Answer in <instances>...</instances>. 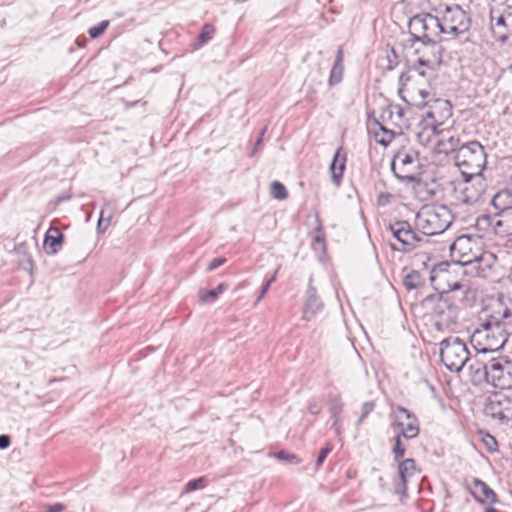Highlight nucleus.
Wrapping results in <instances>:
<instances>
[{"label":"nucleus","mask_w":512,"mask_h":512,"mask_svg":"<svg viewBox=\"0 0 512 512\" xmlns=\"http://www.w3.org/2000/svg\"><path fill=\"white\" fill-rule=\"evenodd\" d=\"M394 441H395L394 447H393L394 460L399 461L405 454V447L402 445L401 435L395 436Z\"/></svg>","instance_id":"58836bf2"},{"label":"nucleus","mask_w":512,"mask_h":512,"mask_svg":"<svg viewBox=\"0 0 512 512\" xmlns=\"http://www.w3.org/2000/svg\"><path fill=\"white\" fill-rule=\"evenodd\" d=\"M11 444V439L9 435L2 434L0 435V449H7Z\"/></svg>","instance_id":"09e8293b"},{"label":"nucleus","mask_w":512,"mask_h":512,"mask_svg":"<svg viewBox=\"0 0 512 512\" xmlns=\"http://www.w3.org/2000/svg\"><path fill=\"white\" fill-rule=\"evenodd\" d=\"M440 358L448 370L457 373L470 361L468 348L459 337H448L441 341Z\"/></svg>","instance_id":"39448f33"},{"label":"nucleus","mask_w":512,"mask_h":512,"mask_svg":"<svg viewBox=\"0 0 512 512\" xmlns=\"http://www.w3.org/2000/svg\"><path fill=\"white\" fill-rule=\"evenodd\" d=\"M447 266H449L448 262H442L431 271L430 281L439 293L428 295L423 300V305L431 310L435 326L439 331L452 328L458 321L459 308L450 299L448 293L462 291L461 299L466 298L470 293L467 283L460 281L449 283L450 271L445 269Z\"/></svg>","instance_id":"f257e3e1"},{"label":"nucleus","mask_w":512,"mask_h":512,"mask_svg":"<svg viewBox=\"0 0 512 512\" xmlns=\"http://www.w3.org/2000/svg\"><path fill=\"white\" fill-rule=\"evenodd\" d=\"M334 64L343 65V51L341 48L338 49Z\"/></svg>","instance_id":"864d4df0"},{"label":"nucleus","mask_w":512,"mask_h":512,"mask_svg":"<svg viewBox=\"0 0 512 512\" xmlns=\"http://www.w3.org/2000/svg\"><path fill=\"white\" fill-rule=\"evenodd\" d=\"M484 378L495 387L512 388V361L504 357L489 360L484 367Z\"/></svg>","instance_id":"6e6552de"},{"label":"nucleus","mask_w":512,"mask_h":512,"mask_svg":"<svg viewBox=\"0 0 512 512\" xmlns=\"http://www.w3.org/2000/svg\"><path fill=\"white\" fill-rule=\"evenodd\" d=\"M271 285H269V283H264L262 288H261V291H260V294L257 298V303L264 297V295L268 292L269 288H270Z\"/></svg>","instance_id":"3c124183"},{"label":"nucleus","mask_w":512,"mask_h":512,"mask_svg":"<svg viewBox=\"0 0 512 512\" xmlns=\"http://www.w3.org/2000/svg\"><path fill=\"white\" fill-rule=\"evenodd\" d=\"M404 80H409V77H406V74L402 73L401 76H400V81L402 82Z\"/></svg>","instance_id":"680f3d73"},{"label":"nucleus","mask_w":512,"mask_h":512,"mask_svg":"<svg viewBox=\"0 0 512 512\" xmlns=\"http://www.w3.org/2000/svg\"><path fill=\"white\" fill-rule=\"evenodd\" d=\"M469 487L472 496L481 503L486 501L496 503L498 501L496 493L484 481L478 478H473Z\"/></svg>","instance_id":"a211bd4d"},{"label":"nucleus","mask_w":512,"mask_h":512,"mask_svg":"<svg viewBox=\"0 0 512 512\" xmlns=\"http://www.w3.org/2000/svg\"><path fill=\"white\" fill-rule=\"evenodd\" d=\"M460 139L454 136H447L443 130L440 131V134L437 139V149L440 153L450 154L455 153V155L458 152V149H460L461 145Z\"/></svg>","instance_id":"b1692460"},{"label":"nucleus","mask_w":512,"mask_h":512,"mask_svg":"<svg viewBox=\"0 0 512 512\" xmlns=\"http://www.w3.org/2000/svg\"><path fill=\"white\" fill-rule=\"evenodd\" d=\"M428 194H429L430 196H434V195L436 194V192H435V190H434V189H429V190H428Z\"/></svg>","instance_id":"e2e57ef3"},{"label":"nucleus","mask_w":512,"mask_h":512,"mask_svg":"<svg viewBox=\"0 0 512 512\" xmlns=\"http://www.w3.org/2000/svg\"><path fill=\"white\" fill-rule=\"evenodd\" d=\"M375 126L379 129L378 131H374L377 143L385 147L388 146L394 139L395 133L392 130L387 129L379 121H375Z\"/></svg>","instance_id":"c85d7f7f"},{"label":"nucleus","mask_w":512,"mask_h":512,"mask_svg":"<svg viewBox=\"0 0 512 512\" xmlns=\"http://www.w3.org/2000/svg\"><path fill=\"white\" fill-rule=\"evenodd\" d=\"M439 127L430 125L426 120L423 119L422 123L418 127L416 132V139L422 146H429L430 144L436 143L440 134Z\"/></svg>","instance_id":"4be33fe9"},{"label":"nucleus","mask_w":512,"mask_h":512,"mask_svg":"<svg viewBox=\"0 0 512 512\" xmlns=\"http://www.w3.org/2000/svg\"><path fill=\"white\" fill-rule=\"evenodd\" d=\"M482 441L488 451L494 452L497 450L498 444L496 439L492 435L486 433L485 436L482 438Z\"/></svg>","instance_id":"37998d69"},{"label":"nucleus","mask_w":512,"mask_h":512,"mask_svg":"<svg viewBox=\"0 0 512 512\" xmlns=\"http://www.w3.org/2000/svg\"><path fill=\"white\" fill-rule=\"evenodd\" d=\"M411 70L416 72L419 76L430 79L435 71L429 70L426 65H420L417 60L411 66Z\"/></svg>","instance_id":"4c0bfd02"},{"label":"nucleus","mask_w":512,"mask_h":512,"mask_svg":"<svg viewBox=\"0 0 512 512\" xmlns=\"http://www.w3.org/2000/svg\"><path fill=\"white\" fill-rule=\"evenodd\" d=\"M343 71L344 67L343 65L334 64L331 71L330 76L328 80V84L330 87L340 83L343 78Z\"/></svg>","instance_id":"f704fd0d"},{"label":"nucleus","mask_w":512,"mask_h":512,"mask_svg":"<svg viewBox=\"0 0 512 512\" xmlns=\"http://www.w3.org/2000/svg\"><path fill=\"white\" fill-rule=\"evenodd\" d=\"M375 408L374 401H366L362 404L361 407V415L358 420L359 423H361Z\"/></svg>","instance_id":"79ce46f5"},{"label":"nucleus","mask_w":512,"mask_h":512,"mask_svg":"<svg viewBox=\"0 0 512 512\" xmlns=\"http://www.w3.org/2000/svg\"><path fill=\"white\" fill-rule=\"evenodd\" d=\"M425 284V279L419 271L411 270L403 277V285L409 291L418 289Z\"/></svg>","instance_id":"cd10ccee"},{"label":"nucleus","mask_w":512,"mask_h":512,"mask_svg":"<svg viewBox=\"0 0 512 512\" xmlns=\"http://www.w3.org/2000/svg\"><path fill=\"white\" fill-rule=\"evenodd\" d=\"M465 183L460 191L458 200L464 204H475L486 191V182L482 174L471 177H464Z\"/></svg>","instance_id":"2eb2a0df"},{"label":"nucleus","mask_w":512,"mask_h":512,"mask_svg":"<svg viewBox=\"0 0 512 512\" xmlns=\"http://www.w3.org/2000/svg\"><path fill=\"white\" fill-rule=\"evenodd\" d=\"M422 104L428 108L424 120L430 125L440 127L452 116V106L448 100L437 98Z\"/></svg>","instance_id":"4468645a"},{"label":"nucleus","mask_w":512,"mask_h":512,"mask_svg":"<svg viewBox=\"0 0 512 512\" xmlns=\"http://www.w3.org/2000/svg\"><path fill=\"white\" fill-rule=\"evenodd\" d=\"M417 156L413 153L399 151L391 162V170L396 178L411 183L416 180Z\"/></svg>","instance_id":"f8f14e48"},{"label":"nucleus","mask_w":512,"mask_h":512,"mask_svg":"<svg viewBox=\"0 0 512 512\" xmlns=\"http://www.w3.org/2000/svg\"><path fill=\"white\" fill-rule=\"evenodd\" d=\"M64 510V506L62 504H54V505H50L48 506L47 508V512H61Z\"/></svg>","instance_id":"8fccbe9b"},{"label":"nucleus","mask_w":512,"mask_h":512,"mask_svg":"<svg viewBox=\"0 0 512 512\" xmlns=\"http://www.w3.org/2000/svg\"><path fill=\"white\" fill-rule=\"evenodd\" d=\"M440 22L442 33L454 36L467 32L470 27V18L458 5L447 7Z\"/></svg>","instance_id":"1a4fd4ad"},{"label":"nucleus","mask_w":512,"mask_h":512,"mask_svg":"<svg viewBox=\"0 0 512 512\" xmlns=\"http://www.w3.org/2000/svg\"><path fill=\"white\" fill-rule=\"evenodd\" d=\"M417 62L426 65L429 70L435 71L442 63L443 48L439 41H414Z\"/></svg>","instance_id":"9b49d317"},{"label":"nucleus","mask_w":512,"mask_h":512,"mask_svg":"<svg viewBox=\"0 0 512 512\" xmlns=\"http://www.w3.org/2000/svg\"><path fill=\"white\" fill-rule=\"evenodd\" d=\"M453 221L450 209L445 205L423 206L416 214L415 226L425 236L445 232Z\"/></svg>","instance_id":"7ed1b4c3"},{"label":"nucleus","mask_w":512,"mask_h":512,"mask_svg":"<svg viewBox=\"0 0 512 512\" xmlns=\"http://www.w3.org/2000/svg\"><path fill=\"white\" fill-rule=\"evenodd\" d=\"M214 32H215L214 26L210 23H206L202 27V29L196 39V42L193 44V49L197 50L201 46L205 45L208 41H210L213 37Z\"/></svg>","instance_id":"7c9ffc66"},{"label":"nucleus","mask_w":512,"mask_h":512,"mask_svg":"<svg viewBox=\"0 0 512 512\" xmlns=\"http://www.w3.org/2000/svg\"><path fill=\"white\" fill-rule=\"evenodd\" d=\"M484 415L494 421L508 423L512 420L511 398L503 393L492 394L485 403Z\"/></svg>","instance_id":"9d476101"},{"label":"nucleus","mask_w":512,"mask_h":512,"mask_svg":"<svg viewBox=\"0 0 512 512\" xmlns=\"http://www.w3.org/2000/svg\"><path fill=\"white\" fill-rule=\"evenodd\" d=\"M454 159L463 177L482 174L487 164L485 148L475 140L463 143Z\"/></svg>","instance_id":"20e7f679"},{"label":"nucleus","mask_w":512,"mask_h":512,"mask_svg":"<svg viewBox=\"0 0 512 512\" xmlns=\"http://www.w3.org/2000/svg\"><path fill=\"white\" fill-rule=\"evenodd\" d=\"M491 204L499 212H505V210L512 208V195L508 193V188L497 192L492 198Z\"/></svg>","instance_id":"a878e982"},{"label":"nucleus","mask_w":512,"mask_h":512,"mask_svg":"<svg viewBox=\"0 0 512 512\" xmlns=\"http://www.w3.org/2000/svg\"><path fill=\"white\" fill-rule=\"evenodd\" d=\"M404 80H409V77H406V74L402 73L401 76H400V81L402 82Z\"/></svg>","instance_id":"052dcab7"},{"label":"nucleus","mask_w":512,"mask_h":512,"mask_svg":"<svg viewBox=\"0 0 512 512\" xmlns=\"http://www.w3.org/2000/svg\"><path fill=\"white\" fill-rule=\"evenodd\" d=\"M278 270L279 269L275 271V273L266 281V283H269V285H271L273 282L276 281Z\"/></svg>","instance_id":"13d9d810"},{"label":"nucleus","mask_w":512,"mask_h":512,"mask_svg":"<svg viewBox=\"0 0 512 512\" xmlns=\"http://www.w3.org/2000/svg\"><path fill=\"white\" fill-rule=\"evenodd\" d=\"M321 410V407L316 403V402H311L309 404V411L312 413V414H318Z\"/></svg>","instance_id":"603ef678"},{"label":"nucleus","mask_w":512,"mask_h":512,"mask_svg":"<svg viewBox=\"0 0 512 512\" xmlns=\"http://www.w3.org/2000/svg\"><path fill=\"white\" fill-rule=\"evenodd\" d=\"M490 29L493 36L506 42L512 37V4L498 3L489 11Z\"/></svg>","instance_id":"0eeeda50"},{"label":"nucleus","mask_w":512,"mask_h":512,"mask_svg":"<svg viewBox=\"0 0 512 512\" xmlns=\"http://www.w3.org/2000/svg\"><path fill=\"white\" fill-rule=\"evenodd\" d=\"M508 242L510 243V247L512 249V237L508 240Z\"/></svg>","instance_id":"338daca9"},{"label":"nucleus","mask_w":512,"mask_h":512,"mask_svg":"<svg viewBox=\"0 0 512 512\" xmlns=\"http://www.w3.org/2000/svg\"><path fill=\"white\" fill-rule=\"evenodd\" d=\"M499 220L495 223V228L500 229L499 233H504L512 238V207L505 212H498Z\"/></svg>","instance_id":"bb28decb"},{"label":"nucleus","mask_w":512,"mask_h":512,"mask_svg":"<svg viewBox=\"0 0 512 512\" xmlns=\"http://www.w3.org/2000/svg\"><path fill=\"white\" fill-rule=\"evenodd\" d=\"M323 308V302L318 296L316 288L312 286V278L309 279V285L306 291V300L303 309V318L310 320Z\"/></svg>","instance_id":"f3484780"},{"label":"nucleus","mask_w":512,"mask_h":512,"mask_svg":"<svg viewBox=\"0 0 512 512\" xmlns=\"http://www.w3.org/2000/svg\"><path fill=\"white\" fill-rule=\"evenodd\" d=\"M266 129H263L262 132H261V135L260 137L257 139L256 143H255V146H254V149L253 151L251 152V156H253L257 150V148L261 145L262 143V136L263 134L265 133Z\"/></svg>","instance_id":"5fc2aeb1"},{"label":"nucleus","mask_w":512,"mask_h":512,"mask_svg":"<svg viewBox=\"0 0 512 512\" xmlns=\"http://www.w3.org/2000/svg\"><path fill=\"white\" fill-rule=\"evenodd\" d=\"M270 193L277 200H285L288 197L286 187L279 181L272 182Z\"/></svg>","instance_id":"72a5a7b5"},{"label":"nucleus","mask_w":512,"mask_h":512,"mask_svg":"<svg viewBox=\"0 0 512 512\" xmlns=\"http://www.w3.org/2000/svg\"><path fill=\"white\" fill-rule=\"evenodd\" d=\"M388 229L389 231L392 233V235L397 239V232L396 230L394 229V223H390L388 225Z\"/></svg>","instance_id":"bf43d9fd"},{"label":"nucleus","mask_w":512,"mask_h":512,"mask_svg":"<svg viewBox=\"0 0 512 512\" xmlns=\"http://www.w3.org/2000/svg\"><path fill=\"white\" fill-rule=\"evenodd\" d=\"M486 512H497V510L493 507H489L486 509Z\"/></svg>","instance_id":"0e129e2a"},{"label":"nucleus","mask_w":512,"mask_h":512,"mask_svg":"<svg viewBox=\"0 0 512 512\" xmlns=\"http://www.w3.org/2000/svg\"><path fill=\"white\" fill-rule=\"evenodd\" d=\"M316 227L314 229V236L312 242V248L315 252L326 254V241L325 232L321 218L318 213L315 214Z\"/></svg>","instance_id":"393cba45"},{"label":"nucleus","mask_w":512,"mask_h":512,"mask_svg":"<svg viewBox=\"0 0 512 512\" xmlns=\"http://www.w3.org/2000/svg\"><path fill=\"white\" fill-rule=\"evenodd\" d=\"M331 451H332V445L330 443H328L323 449L320 450L319 455L316 460V469H318L322 465V463L324 462V460L326 459V457L328 456V454Z\"/></svg>","instance_id":"c03bdc74"},{"label":"nucleus","mask_w":512,"mask_h":512,"mask_svg":"<svg viewBox=\"0 0 512 512\" xmlns=\"http://www.w3.org/2000/svg\"><path fill=\"white\" fill-rule=\"evenodd\" d=\"M108 26H109V21L103 20L98 25L91 27L88 30V33L91 38L96 39V38L100 37L105 32V30L108 28Z\"/></svg>","instance_id":"e433bc0d"},{"label":"nucleus","mask_w":512,"mask_h":512,"mask_svg":"<svg viewBox=\"0 0 512 512\" xmlns=\"http://www.w3.org/2000/svg\"><path fill=\"white\" fill-rule=\"evenodd\" d=\"M332 427L335 429V431H336V433H337V434H339V433H340V428H341V417H339L337 420H336V419H333Z\"/></svg>","instance_id":"4d7b16f0"},{"label":"nucleus","mask_w":512,"mask_h":512,"mask_svg":"<svg viewBox=\"0 0 512 512\" xmlns=\"http://www.w3.org/2000/svg\"><path fill=\"white\" fill-rule=\"evenodd\" d=\"M226 289L227 285L225 283H220L216 288L211 290L201 289L199 291V300L203 303H213Z\"/></svg>","instance_id":"c756f323"},{"label":"nucleus","mask_w":512,"mask_h":512,"mask_svg":"<svg viewBox=\"0 0 512 512\" xmlns=\"http://www.w3.org/2000/svg\"><path fill=\"white\" fill-rule=\"evenodd\" d=\"M419 95L422 97L423 101L421 103H418V106L423 105V102H426L425 99L430 96V92L425 89L419 90Z\"/></svg>","instance_id":"6e6d98bb"},{"label":"nucleus","mask_w":512,"mask_h":512,"mask_svg":"<svg viewBox=\"0 0 512 512\" xmlns=\"http://www.w3.org/2000/svg\"><path fill=\"white\" fill-rule=\"evenodd\" d=\"M64 235L59 228L51 227L48 229L44 239V247L48 254H56L62 247Z\"/></svg>","instance_id":"5701e85b"},{"label":"nucleus","mask_w":512,"mask_h":512,"mask_svg":"<svg viewBox=\"0 0 512 512\" xmlns=\"http://www.w3.org/2000/svg\"><path fill=\"white\" fill-rule=\"evenodd\" d=\"M225 262H226V258H224V257L215 258L209 263L208 270L209 271L215 270L218 267H220L221 265H223Z\"/></svg>","instance_id":"de8ad7c7"},{"label":"nucleus","mask_w":512,"mask_h":512,"mask_svg":"<svg viewBox=\"0 0 512 512\" xmlns=\"http://www.w3.org/2000/svg\"><path fill=\"white\" fill-rule=\"evenodd\" d=\"M329 410L331 413L332 419H338L341 417L343 404L340 395H330L329 396Z\"/></svg>","instance_id":"473e14b6"},{"label":"nucleus","mask_w":512,"mask_h":512,"mask_svg":"<svg viewBox=\"0 0 512 512\" xmlns=\"http://www.w3.org/2000/svg\"><path fill=\"white\" fill-rule=\"evenodd\" d=\"M473 245H476V241L468 235H461L450 245V253L453 259V264L445 267L447 271L450 267H455L458 264L465 266L471 262V258L476 254L473 253Z\"/></svg>","instance_id":"ddd939ff"},{"label":"nucleus","mask_w":512,"mask_h":512,"mask_svg":"<svg viewBox=\"0 0 512 512\" xmlns=\"http://www.w3.org/2000/svg\"><path fill=\"white\" fill-rule=\"evenodd\" d=\"M512 335V311L505 308L501 315H491L481 323L470 337V343L478 353L499 351Z\"/></svg>","instance_id":"f03ea898"},{"label":"nucleus","mask_w":512,"mask_h":512,"mask_svg":"<svg viewBox=\"0 0 512 512\" xmlns=\"http://www.w3.org/2000/svg\"><path fill=\"white\" fill-rule=\"evenodd\" d=\"M386 59L388 61L387 69L388 70H393L397 66V64H398V62H397V55H396L394 49L390 50V52L386 56Z\"/></svg>","instance_id":"49530a36"},{"label":"nucleus","mask_w":512,"mask_h":512,"mask_svg":"<svg viewBox=\"0 0 512 512\" xmlns=\"http://www.w3.org/2000/svg\"><path fill=\"white\" fill-rule=\"evenodd\" d=\"M347 153L343 147H339L334 154L333 160L330 164V173L332 182L339 186L346 169Z\"/></svg>","instance_id":"6ab92c4d"},{"label":"nucleus","mask_w":512,"mask_h":512,"mask_svg":"<svg viewBox=\"0 0 512 512\" xmlns=\"http://www.w3.org/2000/svg\"><path fill=\"white\" fill-rule=\"evenodd\" d=\"M416 471V463L412 458H407L401 461L398 465L399 476L403 479H406L409 476H412Z\"/></svg>","instance_id":"2f4dec72"},{"label":"nucleus","mask_w":512,"mask_h":512,"mask_svg":"<svg viewBox=\"0 0 512 512\" xmlns=\"http://www.w3.org/2000/svg\"><path fill=\"white\" fill-rule=\"evenodd\" d=\"M407 490V480L403 479L399 476V479H397L394 482V491L396 494L399 495H405Z\"/></svg>","instance_id":"a18cd8bd"},{"label":"nucleus","mask_w":512,"mask_h":512,"mask_svg":"<svg viewBox=\"0 0 512 512\" xmlns=\"http://www.w3.org/2000/svg\"><path fill=\"white\" fill-rule=\"evenodd\" d=\"M494 257L492 254H481L480 256H473L471 262L465 266L469 267V273H475L476 276L486 278L491 270L490 260Z\"/></svg>","instance_id":"412c9836"},{"label":"nucleus","mask_w":512,"mask_h":512,"mask_svg":"<svg viewBox=\"0 0 512 512\" xmlns=\"http://www.w3.org/2000/svg\"><path fill=\"white\" fill-rule=\"evenodd\" d=\"M487 362H483L480 360H475L473 363H470L468 365L469 369L473 372H475L476 375H478V379L484 378V367L486 366Z\"/></svg>","instance_id":"ea45409f"},{"label":"nucleus","mask_w":512,"mask_h":512,"mask_svg":"<svg viewBox=\"0 0 512 512\" xmlns=\"http://www.w3.org/2000/svg\"><path fill=\"white\" fill-rule=\"evenodd\" d=\"M101 223H102V218H100L99 221H98V227L101 226Z\"/></svg>","instance_id":"69168bd1"},{"label":"nucleus","mask_w":512,"mask_h":512,"mask_svg":"<svg viewBox=\"0 0 512 512\" xmlns=\"http://www.w3.org/2000/svg\"><path fill=\"white\" fill-rule=\"evenodd\" d=\"M409 31L414 41H439L442 33L440 19L430 13H419L409 21Z\"/></svg>","instance_id":"423d86ee"},{"label":"nucleus","mask_w":512,"mask_h":512,"mask_svg":"<svg viewBox=\"0 0 512 512\" xmlns=\"http://www.w3.org/2000/svg\"><path fill=\"white\" fill-rule=\"evenodd\" d=\"M205 483H206L205 477H199V478L193 479L186 484L185 490L187 492L194 491L196 489L204 487Z\"/></svg>","instance_id":"a19ab883"},{"label":"nucleus","mask_w":512,"mask_h":512,"mask_svg":"<svg viewBox=\"0 0 512 512\" xmlns=\"http://www.w3.org/2000/svg\"><path fill=\"white\" fill-rule=\"evenodd\" d=\"M275 457L279 461L286 462V463H289V464H300L301 463V459L297 455L292 454V453H288V452H286L284 450H281V451L277 452L275 454Z\"/></svg>","instance_id":"c9c22d12"},{"label":"nucleus","mask_w":512,"mask_h":512,"mask_svg":"<svg viewBox=\"0 0 512 512\" xmlns=\"http://www.w3.org/2000/svg\"><path fill=\"white\" fill-rule=\"evenodd\" d=\"M397 411L403 413L409 422L404 425L402 422H397L396 425L401 428V437L406 439H413L419 434V423L417 417L408 409L402 406H397Z\"/></svg>","instance_id":"aec40b11"},{"label":"nucleus","mask_w":512,"mask_h":512,"mask_svg":"<svg viewBox=\"0 0 512 512\" xmlns=\"http://www.w3.org/2000/svg\"><path fill=\"white\" fill-rule=\"evenodd\" d=\"M394 229L397 232V240L407 249L412 250L422 237L412 228L407 221L394 222Z\"/></svg>","instance_id":"dca6fc26"}]
</instances>
